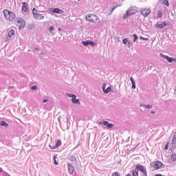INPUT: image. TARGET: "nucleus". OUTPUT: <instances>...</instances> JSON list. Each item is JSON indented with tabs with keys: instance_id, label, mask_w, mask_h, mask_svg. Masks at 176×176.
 I'll return each instance as SVG.
<instances>
[{
	"instance_id": "2eb2a0df",
	"label": "nucleus",
	"mask_w": 176,
	"mask_h": 176,
	"mask_svg": "<svg viewBox=\"0 0 176 176\" xmlns=\"http://www.w3.org/2000/svg\"><path fill=\"white\" fill-rule=\"evenodd\" d=\"M67 166L69 173L74 174V171H75V168L71 164H68Z\"/></svg>"
},
{
	"instance_id": "7ed1b4c3",
	"label": "nucleus",
	"mask_w": 176,
	"mask_h": 176,
	"mask_svg": "<svg viewBox=\"0 0 176 176\" xmlns=\"http://www.w3.org/2000/svg\"><path fill=\"white\" fill-rule=\"evenodd\" d=\"M32 14L36 20H43L45 19V16L39 13L35 8L32 10Z\"/></svg>"
},
{
	"instance_id": "dca6fc26",
	"label": "nucleus",
	"mask_w": 176,
	"mask_h": 176,
	"mask_svg": "<svg viewBox=\"0 0 176 176\" xmlns=\"http://www.w3.org/2000/svg\"><path fill=\"white\" fill-rule=\"evenodd\" d=\"M72 102L73 104H78L80 105V102L79 99H76V95H74V96L72 98Z\"/></svg>"
},
{
	"instance_id": "79ce46f5",
	"label": "nucleus",
	"mask_w": 176,
	"mask_h": 176,
	"mask_svg": "<svg viewBox=\"0 0 176 176\" xmlns=\"http://www.w3.org/2000/svg\"><path fill=\"white\" fill-rule=\"evenodd\" d=\"M173 61H175L176 63V58H173Z\"/></svg>"
},
{
	"instance_id": "4468645a",
	"label": "nucleus",
	"mask_w": 176,
	"mask_h": 176,
	"mask_svg": "<svg viewBox=\"0 0 176 176\" xmlns=\"http://www.w3.org/2000/svg\"><path fill=\"white\" fill-rule=\"evenodd\" d=\"M160 56L162 57V58L167 60L168 63H173V58H171L168 56H166L163 54H160Z\"/></svg>"
},
{
	"instance_id": "c756f323",
	"label": "nucleus",
	"mask_w": 176,
	"mask_h": 176,
	"mask_svg": "<svg viewBox=\"0 0 176 176\" xmlns=\"http://www.w3.org/2000/svg\"><path fill=\"white\" fill-rule=\"evenodd\" d=\"M70 160H71L72 162H75V160H76V157H75L74 155H72V156L70 157Z\"/></svg>"
},
{
	"instance_id": "a211bd4d",
	"label": "nucleus",
	"mask_w": 176,
	"mask_h": 176,
	"mask_svg": "<svg viewBox=\"0 0 176 176\" xmlns=\"http://www.w3.org/2000/svg\"><path fill=\"white\" fill-rule=\"evenodd\" d=\"M22 10L26 13V12H28V7L27 6V3L23 2V6H22Z\"/></svg>"
},
{
	"instance_id": "423d86ee",
	"label": "nucleus",
	"mask_w": 176,
	"mask_h": 176,
	"mask_svg": "<svg viewBox=\"0 0 176 176\" xmlns=\"http://www.w3.org/2000/svg\"><path fill=\"white\" fill-rule=\"evenodd\" d=\"M16 27H19V30H22L25 27V21L23 19H19L16 22Z\"/></svg>"
},
{
	"instance_id": "7c9ffc66",
	"label": "nucleus",
	"mask_w": 176,
	"mask_h": 176,
	"mask_svg": "<svg viewBox=\"0 0 176 176\" xmlns=\"http://www.w3.org/2000/svg\"><path fill=\"white\" fill-rule=\"evenodd\" d=\"M54 164L56 166H58V162H57V161H56V155L54 156Z\"/></svg>"
},
{
	"instance_id": "473e14b6",
	"label": "nucleus",
	"mask_w": 176,
	"mask_h": 176,
	"mask_svg": "<svg viewBox=\"0 0 176 176\" xmlns=\"http://www.w3.org/2000/svg\"><path fill=\"white\" fill-rule=\"evenodd\" d=\"M162 16H163V14L162 13V12L159 11V12H158L157 16H158V17H162Z\"/></svg>"
},
{
	"instance_id": "aec40b11",
	"label": "nucleus",
	"mask_w": 176,
	"mask_h": 176,
	"mask_svg": "<svg viewBox=\"0 0 176 176\" xmlns=\"http://www.w3.org/2000/svg\"><path fill=\"white\" fill-rule=\"evenodd\" d=\"M140 107H143V108H145L146 109H152V108H153L151 104H140Z\"/></svg>"
},
{
	"instance_id": "09e8293b",
	"label": "nucleus",
	"mask_w": 176,
	"mask_h": 176,
	"mask_svg": "<svg viewBox=\"0 0 176 176\" xmlns=\"http://www.w3.org/2000/svg\"><path fill=\"white\" fill-rule=\"evenodd\" d=\"M78 1H80V0H78Z\"/></svg>"
},
{
	"instance_id": "9d476101",
	"label": "nucleus",
	"mask_w": 176,
	"mask_h": 176,
	"mask_svg": "<svg viewBox=\"0 0 176 176\" xmlns=\"http://www.w3.org/2000/svg\"><path fill=\"white\" fill-rule=\"evenodd\" d=\"M149 13H151L150 8H142L141 14H142V16H144V17H146V16H148V14H149Z\"/></svg>"
},
{
	"instance_id": "f257e3e1",
	"label": "nucleus",
	"mask_w": 176,
	"mask_h": 176,
	"mask_svg": "<svg viewBox=\"0 0 176 176\" xmlns=\"http://www.w3.org/2000/svg\"><path fill=\"white\" fill-rule=\"evenodd\" d=\"M87 21H90L94 24H100V18L94 14H88L86 15Z\"/></svg>"
},
{
	"instance_id": "a878e982",
	"label": "nucleus",
	"mask_w": 176,
	"mask_h": 176,
	"mask_svg": "<svg viewBox=\"0 0 176 176\" xmlns=\"http://www.w3.org/2000/svg\"><path fill=\"white\" fill-rule=\"evenodd\" d=\"M133 42H136L137 39H138V36L135 34H133Z\"/></svg>"
},
{
	"instance_id": "ea45409f",
	"label": "nucleus",
	"mask_w": 176,
	"mask_h": 176,
	"mask_svg": "<svg viewBox=\"0 0 176 176\" xmlns=\"http://www.w3.org/2000/svg\"><path fill=\"white\" fill-rule=\"evenodd\" d=\"M140 39H142V41H145V39H146L148 41V38H143V37H140Z\"/></svg>"
},
{
	"instance_id": "4be33fe9",
	"label": "nucleus",
	"mask_w": 176,
	"mask_h": 176,
	"mask_svg": "<svg viewBox=\"0 0 176 176\" xmlns=\"http://www.w3.org/2000/svg\"><path fill=\"white\" fill-rule=\"evenodd\" d=\"M111 90H112V88L111 87H109L107 88H106L105 89L103 90V92L105 93V94L109 93V91H111Z\"/></svg>"
},
{
	"instance_id": "6ab92c4d",
	"label": "nucleus",
	"mask_w": 176,
	"mask_h": 176,
	"mask_svg": "<svg viewBox=\"0 0 176 176\" xmlns=\"http://www.w3.org/2000/svg\"><path fill=\"white\" fill-rule=\"evenodd\" d=\"M53 13H57L58 14H61L62 13H64V11L63 10H60L59 8H55L53 11Z\"/></svg>"
},
{
	"instance_id": "6e6552de",
	"label": "nucleus",
	"mask_w": 176,
	"mask_h": 176,
	"mask_svg": "<svg viewBox=\"0 0 176 176\" xmlns=\"http://www.w3.org/2000/svg\"><path fill=\"white\" fill-rule=\"evenodd\" d=\"M176 148V132H175L173 135V139L172 140V142L170 144V151H173Z\"/></svg>"
},
{
	"instance_id": "f3484780",
	"label": "nucleus",
	"mask_w": 176,
	"mask_h": 176,
	"mask_svg": "<svg viewBox=\"0 0 176 176\" xmlns=\"http://www.w3.org/2000/svg\"><path fill=\"white\" fill-rule=\"evenodd\" d=\"M166 25H167L166 22H162V23H157L156 24L157 28H164V27H166Z\"/></svg>"
},
{
	"instance_id": "a18cd8bd",
	"label": "nucleus",
	"mask_w": 176,
	"mask_h": 176,
	"mask_svg": "<svg viewBox=\"0 0 176 176\" xmlns=\"http://www.w3.org/2000/svg\"><path fill=\"white\" fill-rule=\"evenodd\" d=\"M58 31H61V28H59Z\"/></svg>"
},
{
	"instance_id": "58836bf2",
	"label": "nucleus",
	"mask_w": 176,
	"mask_h": 176,
	"mask_svg": "<svg viewBox=\"0 0 176 176\" xmlns=\"http://www.w3.org/2000/svg\"><path fill=\"white\" fill-rule=\"evenodd\" d=\"M43 102H44V104H45V102H47V99H44V100H43Z\"/></svg>"
},
{
	"instance_id": "bb28decb",
	"label": "nucleus",
	"mask_w": 176,
	"mask_h": 176,
	"mask_svg": "<svg viewBox=\"0 0 176 176\" xmlns=\"http://www.w3.org/2000/svg\"><path fill=\"white\" fill-rule=\"evenodd\" d=\"M111 176H120V173H119L118 172H114L113 173Z\"/></svg>"
},
{
	"instance_id": "4c0bfd02",
	"label": "nucleus",
	"mask_w": 176,
	"mask_h": 176,
	"mask_svg": "<svg viewBox=\"0 0 176 176\" xmlns=\"http://www.w3.org/2000/svg\"><path fill=\"white\" fill-rule=\"evenodd\" d=\"M130 80H131V83H133V82H135L134 79L133 78V77L130 78Z\"/></svg>"
},
{
	"instance_id": "f03ea898",
	"label": "nucleus",
	"mask_w": 176,
	"mask_h": 176,
	"mask_svg": "<svg viewBox=\"0 0 176 176\" xmlns=\"http://www.w3.org/2000/svg\"><path fill=\"white\" fill-rule=\"evenodd\" d=\"M3 13L4 14L5 19L9 21H13L16 17V14L13 12H10L9 10H3Z\"/></svg>"
},
{
	"instance_id": "39448f33",
	"label": "nucleus",
	"mask_w": 176,
	"mask_h": 176,
	"mask_svg": "<svg viewBox=\"0 0 176 176\" xmlns=\"http://www.w3.org/2000/svg\"><path fill=\"white\" fill-rule=\"evenodd\" d=\"M151 167L153 168V170H159L162 168V166H163V163L160 161H155L151 164Z\"/></svg>"
},
{
	"instance_id": "49530a36",
	"label": "nucleus",
	"mask_w": 176,
	"mask_h": 176,
	"mask_svg": "<svg viewBox=\"0 0 176 176\" xmlns=\"http://www.w3.org/2000/svg\"><path fill=\"white\" fill-rule=\"evenodd\" d=\"M0 171L2 172V169L0 168Z\"/></svg>"
},
{
	"instance_id": "f704fd0d",
	"label": "nucleus",
	"mask_w": 176,
	"mask_h": 176,
	"mask_svg": "<svg viewBox=\"0 0 176 176\" xmlns=\"http://www.w3.org/2000/svg\"><path fill=\"white\" fill-rule=\"evenodd\" d=\"M107 89V84H104L103 86H102V90H105Z\"/></svg>"
},
{
	"instance_id": "2f4dec72",
	"label": "nucleus",
	"mask_w": 176,
	"mask_h": 176,
	"mask_svg": "<svg viewBox=\"0 0 176 176\" xmlns=\"http://www.w3.org/2000/svg\"><path fill=\"white\" fill-rule=\"evenodd\" d=\"M170 145V142H168L166 146H165V151H167V149H168V146Z\"/></svg>"
},
{
	"instance_id": "20e7f679",
	"label": "nucleus",
	"mask_w": 176,
	"mask_h": 176,
	"mask_svg": "<svg viewBox=\"0 0 176 176\" xmlns=\"http://www.w3.org/2000/svg\"><path fill=\"white\" fill-rule=\"evenodd\" d=\"M135 13H138V10L137 8H131L128 10L126 13L123 16V19H127L129 16H131L132 14H135Z\"/></svg>"
},
{
	"instance_id": "a19ab883",
	"label": "nucleus",
	"mask_w": 176,
	"mask_h": 176,
	"mask_svg": "<svg viewBox=\"0 0 176 176\" xmlns=\"http://www.w3.org/2000/svg\"><path fill=\"white\" fill-rule=\"evenodd\" d=\"M116 9V7H114L111 9V12H113V10H115Z\"/></svg>"
},
{
	"instance_id": "5701e85b",
	"label": "nucleus",
	"mask_w": 176,
	"mask_h": 176,
	"mask_svg": "<svg viewBox=\"0 0 176 176\" xmlns=\"http://www.w3.org/2000/svg\"><path fill=\"white\" fill-rule=\"evenodd\" d=\"M132 176H138V171H137V169H133L132 170Z\"/></svg>"
},
{
	"instance_id": "de8ad7c7",
	"label": "nucleus",
	"mask_w": 176,
	"mask_h": 176,
	"mask_svg": "<svg viewBox=\"0 0 176 176\" xmlns=\"http://www.w3.org/2000/svg\"><path fill=\"white\" fill-rule=\"evenodd\" d=\"M36 50H38V48H36Z\"/></svg>"
},
{
	"instance_id": "c03bdc74",
	"label": "nucleus",
	"mask_w": 176,
	"mask_h": 176,
	"mask_svg": "<svg viewBox=\"0 0 176 176\" xmlns=\"http://www.w3.org/2000/svg\"><path fill=\"white\" fill-rule=\"evenodd\" d=\"M151 113L154 114V113H155V111H151Z\"/></svg>"
},
{
	"instance_id": "72a5a7b5",
	"label": "nucleus",
	"mask_w": 176,
	"mask_h": 176,
	"mask_svg": "<svg viewBox=\"0 0 176 176\" xmlns=\"http://www.w3.org/2000/svg\"><path fill=\"white\" fill-rule=\"evenodd\" d=\"M131 84H132V89H135V82H131Z\"/></svg>"
},
{
	"instance_id": "37998d69",
	"label": "nucleus",
	"mask_w": 176,
	"mask_h": 176,
	"mask_svg": "<svg viewBox=\"0 0 176 176\" xmlns=\"http://www.w3.org/2000/svg\"><path fill=\"white\" fill-rule=\"evenodd\" d=\"M126 176H131V175H130V174H127Z\"/></svg>"
},
{
	"instance_id": "f8f14e48",
	"label": "nucleus",
	"mask_w": 176,
	"mask_h": 176,
	"mask_svg": "<svg viewBox=\"0 0 176 176\" xmlns=\"http://www.w3.org/2000/svg\"><path fill=\"white\" fill-rule=\"evenodd\" d=\"M14 35V30H11L8 32V34L6 38V42H8V41H10L12 39V36Z\"/></svg>"
},
{
	"instance_id": "393cba45",
	"label": "nucleus",
	"mask_w": 176,
	"mask_h": 176,
	"mask_svg": "<svg viewBox=\"0 0 176 176\" xmlns=\"http://www.w3.org/2000/svg\"><path fill=\"white\" fill-rule=\"evenodd\" d=\"M171 160H172V162H175V160H176V154H172Z\"/></svg>"
},
{
	"instance_id": "c9c22d12",
	"label": "nucleus",
	"mask_w": 176,
	"mask_h": 176,
	"mask_svg": "<svg viewBox=\"0 0 176 176\" xmlns=\"http://www.w3.org/2000/svg\"><path fill=\"white\" fill-rule=\"evenodd\" d=\"M36 89H37L36 85L32 87V90H36Z\"/></svg>"
},
{
	"instance_id": "1a4fd4ad",
	"label": "nucleus",
	"mask_w": 176,
	"mask_h": 176,
	"mask_svg": "<svg viewBox=\"0 0 176 176\" xmlns=\"http://www.w3.org/2000/svg\"><path fill=\"white\" fill-rule=\"evenodd\" d=\"M135 169H136V171L138 170V171H141L142 173H143L144 176H148L147 174H146V170L145 169L144 166H142V165H137L135 166Z\"/></svg>"
},
{
	"instance_id": "0eeeda50",
	"label": "nucleus",
	"mask_w": 176,
	"mask_h": 176,
	"mask_svg": "<svg viewBox=\"0 0 176 176\" xmlns=\"http://www.w3.org/2000/svg\"><path fill=\"white\" fill-rule=\"evenodd\" d=\"M61 145V140H58L55 144L54 143H51L50 144V148L51 149H57V148H58V146H60Z\"/></svg>"
},
{
	"instance_id": "ddd939ff",
	"label": "nucleus",
	"mask_w": 176,
	"mask_h": 176,
	"mask_svg": "<svg viewBox=\"0 0 176 176\" xmlns=\"http://www.w3.org/2000/svg\"><path fill=\"white\" fill-rule=\"evenodd\" d=\"M100 124H104V126H106L108 129H112V127H113V124H109L108 121L100 122Z\"/></svg>"
},
{
	"instance_id": "cd10ccee",
	"label": "nucleus",
	"mask_w": 176,
	"mask_h": 176,
	"mask_svg": "<svg viewBox=\"0 0 176 176\" xmlns=\"http://www.w3.org/2000/svg\"><path fill=\"white\" fill-rule=\"evenodd\" d=\"M127 42H129V39H127V38H124L122 41V43H124V45H126Z\"/></svg>"
},
{
	"instance_id": "c85d7f7f",
	"label": "nucleus",
	"mask_w": 176,
	"mask_h": 176,
	"mask_svg": "<svg viewBox=\"0 0 176 176\" xmlns=\"http://www.w3.org/2000/svg\"><path fill=\"white\" fill-rule=\"evenodd\" d=\"M66 95L67 96V97H69L70 98H72L75 96V94L68 93H67Z\"/></svg>"
},
{
	"instance_id": "9b49d317",
	"label": "nucleus",
	"mask_w": 176,
	"mask_h": 176,
	"mask_svg": "<svg viewBox=\"0 0 176 176\" xmlns=\"http://www.w3.org/2000/svg\"><path fill=\"white\" fill-rule=\"evenodd\" d=\"M82 45L84 46H88V45H90V46H96V44L94 42L91 41V40H87L85 41H82Z\"/></svg>"
},
{
	"instance_id": "e433bc0d",
	"label": "nucleus",
	"mask_w": 176,
	"mask_h": 176,
	"mask_svg": "<svg viewBox=\"0 0 176 176\" xmlns=\"http://www.w3.org/2000/svg\"><path fill=\"white\" fill-rule=\"evenodd\" d=\"M53 30H54V28H53V26H51V27L50 28V32H52V31H53Z\"/></svg>"
},
{
	"instance_id": "b1692460",
	"label": "nucleus",
	"mask_w": 176,
	"mask_h": 176,
	"mask_svg": "<svg viewBox=\"0 0 176 176\" xmlns=\"http://www.w3.org/2000/svg\"><path fill=\"white\" fill-rule=\"evenodd\" d=\"M1 126H4L5 127H8L9 126V124L8 123H6V122H5V121H1Z\"/></svg>"
},
{
	"instance_id": "412c9836",
	"label": "nucleus",
	"mask_w": 176,
	"mask_h": 176,
	"mask_svg": "<svg viewBox=\"0 0 176 176\" xmlns=\"http://www.w3.org/2000/svg\"><path fill=\"white\" fill-rule=\"evenodd\" d=\"M160 2L162 3V5H166V6H169L168 0H160Z\"/></svg>"
}]
</instances>
